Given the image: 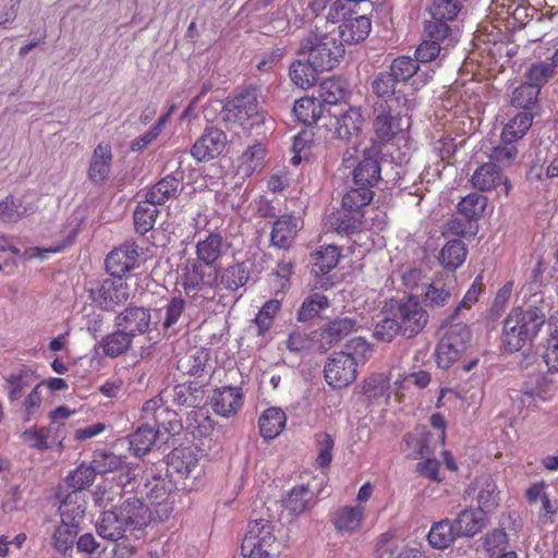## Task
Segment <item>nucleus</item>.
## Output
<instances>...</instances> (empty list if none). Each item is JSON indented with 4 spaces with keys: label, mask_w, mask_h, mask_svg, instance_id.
I'll list each match as a JSON object with an SVG mask.
<instances>
[{
    "label": "nucleus",
    "mask_w": 558,
    "mask_h": 558,
    "mask_svg": "<svg viewBox=\"0 0 558 558\" xmlns=\"http://www.w3.org/2000/svg\"><path fill=\"white\" fill-rule=\"evenodd\" d=\"M544 324L545 315L537 307H513L502 323V349L508 353L521 351L534 341Z\"/></svg>",
    "instance_id": "f257e3e1"
},
{
    "label": "nucleus",
    "mask_w": 558,
    "mask_h": 558,
    "mask_svg": "<svg viewBox=\"0 0 558 558\" xmlns=\"http://www.w3.org/2000/svg\"><path fill=\"white\" fill-rule=\"evenodd\" d=\"M149 521V510L140 499H128L118 509L104 511L97 521V534L116 542L128 531H142Z\"/></svg>",
    "instance_id": "f03ea898"
},
{
    "label": "nucleus",
    "mask_w": 558,
    "mask_h": 558,
    "mask_svg": "<svg viewBox=\"0 0 558 558\" xmlns=\"http://www.w3.org/2000/svg\"><path fill=\"white\" fill-rule=\"evenodd\" d=\"M220 118L227 125L240 126L245 132L263 124L265 116L258 106L256 88L247 86L234 97L228 98L220 111Z\"/></svg>",
    "instance_id": "7ed1b4c3"
},
{
    "label": "nucleus",
    "mask_w": 558,
    "mask_h": 558,
    "mask_svg": "<svg viewBox=\"0 0 558 558\" xmlns=\"http://www.w3.org/2000/svg\"><path fill=\"white\" fill-rule=\"evenodd\" d=\"M413 102L400 104L399 100H390V104L376 100L373 105V129L381 142H390L400 133L409 130L411 125L410 111Z\"/></svg>",
    "instance_id": "20e7f679"
},
{
    "label": "nucleus",
    "mask_w": 558,
    "mask_h": 558,
    "mask_svg": "<svg viewBox=\"0 0 558 558\" xmlns=\"http://www.w3.org/2000/svg\"><path fill=\"white\" fill-rule=\"evenodd\" d=\"M298 53L307 57L322 72L332 70L344 54L343 43L332 33L311 31L301 41Z\"/></svg>",
    "instance_id": "39448f33"
},
{
    "label": "nucleus",
    "mask_w": 558,
    "mask_h": 558,
    "mask_svg": "<svg viewBox=\"0 0 558 558\" xmlns=\"http://www.w3.org/2000/svg\"><path fill=\"white\" fill-rule=\"evenodd\" d=\"M385 312L398 319L401 335L413 338L427 325L428 314L422 306L418 298L407 295L401 299H391L385 305Z\"/></svg>",
    "instance_id": "423d86ee"
},
{
    "label": "nucleus",
    "mask_w": 558,
    "mask_h": 558,
    "mask_svg": "<svg viewBox=\"0 0 558 558\" xmlns=\"http://www.w3.org/2000/svg\"><path fill=\"white\" fill-rule=\"evenodd\" d=\"M325 112L322 126L330 133L331 138L345 144L357 140L364 121L360 108L348 105L336 110L328 108Z\"/></svg>",
    "instance_id": "0eeeda50"
},
{
    "label": "nucleus",
    "mask_w": 558,
    "mask_h": 558,
    "mask_svg": "<svg viewBox=\"0 0 558 558\" xmlns=\"http://www.w3.org/2000/svg\"><path fill=\"white\" fill-rule=\"evenodd\" d=\"M223 250V238L218 232H210L204 240L196 244L197 263L193 265L194 276L218 279L221 264L220 258Z\"/></svg>",
    "instance_id": "6e6552de"
},
{
    "label": "nucleus",
    "mask_w": 558,
    "mask_h": 558,
    "mask_svg": "<svg viewBox=\"0 0 558 558\" xmlns=\"http://www.w3.org/2000/svg\"><path fill=\"white\" fill-rule=\"evenodd\" d=\"M471 337V330L466 325H452L436 347L435 355L437 365L444 369L451 367L466 350Z\"/></svg>",
    "instance_id": "1a4fd4ad"
},
{
    "label": "nucleus",
    "mask_w": 558,
    "mask_h": 558,
    "mask_svg": "<svg viewBox=\"0 0 558 558\" xmlns=\"http://www.w3.org/2000/svg\"><path fill=\"white\" fill-rule=\"evenodd\" d=\"M324 374L325 380L330 387L345 388L356 379V362L342 351L333 352L325 364Z\"/></svg>",
    "instance_id": "9d476101"
},
{
    "label": "nucleus",
    "mask_w": 558,
    "mask_h": 558,
    "mask_svg": "<svg viewBox=\"0 0 558 558\" xmlns=\"http://www.w3.org/2000/svg\"><path fill=\"white\" fill-rule=\"evenodd\" d=\"M474 493L477 508L486 514L494 512L499 507L500 490L492 474L482 473L474 477L464 494L471 496Z\"/></svg>",
    "instance_id": "9b49d317"
},
{
    "label": "nucleus",
    "mask_w": 558,
    "mask_h": 558,
    "mask_svg": "<svg viewBox=\"0 0 558 558\" xmlns=\"http://www.w3.org/2000/svg\"><path fill=\"white\" fill-rule=\"evenodd\" d=\"M277 537L275 525L266 519L252 520L241 544V551L272 553Z\"/></svg>",
    "instance_id": "f8f14e48"
},
{
    "label": "nucleus",
    "mask_w": 558,
    "mask_h": 558,
    "mask_svg": "<svg viewBox=\"0 0 558 558\" xmlns=\"http://www.w3.org/2000/svg\"><path fill=\"white\" fill-rule=\"evenodd\" d=\"M138 263L137 246L133 241L125 243L111 251L106 258L107 272L113 279H122V277L136 267Z\"/></svg>",
    "instance_id": "ddd939ff"
},
{
    "label": "nucleus",
    "mask_w": 558,
    "mask_h": 558,
    "mask_svg": "<svg viewBox=\"0 0 558 558\" xmlns=\"http://www.w3.org/2000/svg\"><path fill=\"white\" fill-rule=\"evenodd\" d=\"M227 145V135L222 130L215 126H208L204 130L202 136L191 148V155L197 161L213 159L222 154Z\"/></svg>",
    "instance_id": "4468645a"
},
{
    "label": "nucleus",
    "mask_w": 558,
    "mask_h": 558,
    "mask_svg": "<svg viewBox=\"0 0 558 558\" xmlns=\"http://www.w3.org/2000/svg\"><path fill=\"white\" fill-rule=\"evenodd\" d=\"M380 148L377 144L365 148L363 159L353 170V184L374 187L380 180Z\"/></svg>",
    "instance_id": "2eb2a0df"
},
{
    "label": "nucleus",
    "mask_w": 558,
    "mask_h": 558,
    "mask_svg": "<svg viewBox=\"0 0 558 558\" xmlns=\"http://www.w3.org/2000/svg\"><path fill=\"white\" fill-rule=\"evenodd\" d=\"M365 0H312L308 8L316 15H324L327 22H343L351 15L356 14V4Z\"/></svg>",
    "instance_id": "dca6fc26"
},
{
    "label": "nucleus",
    "mask_w": 558,
    "mask_h": 558,
    "mask_svg": "<svg viewBox=\"0 0 558 558\" xmlns=\"http://www.w3.org/2000/svg\"><path fill=\"white\" fill-rule=\"evenodd\" d=\"M90 294L100 308L111 311L129 299L130 290L125 281H100V286L92 289Z\"/></svg>",
    "instance_id": "f3484780"
},
{
    "label": "nucleus",
    "mask_w": 558,
    "mask_h": 558,
    "mask_svg": "<svg viewBox=\"0 0 558 558\" xmlns=\"http://www.w3.org/2000/svg\"><path fill=\"white\" fill-rule=\"evenodd\" d=\"M244 395L239 387L225 386L217 388L211 398V407L222 417L234 416L243 407Z\"/></svg>",
    "instance_id": "a211bd4d"
},
{
    "label": "nucleus",
    "mask_w": 558,
    "mask_h": 558,
    "mask_svg": "<svg viewBox=\"0 0 558 558\" xmlns=\"http://www.w3.org/2000/svg\"><path fill=\"white\" fill-rule=\"evenodd\" d=\"M365 517L364 506H344L332 513L331 522L339 534L352 535L361 530Z\"/></svg>",
    "instance_id": "6ab92c4d"
},
{
    "label": "nucleus",
    "mask_w": 558,
    "mask_h": 558,
    "mask_svg": "<svg viewBox=\"0 0 558 558\" xmlns=\"http://www.w3.org/2000/svg\"><path fill=\"white\" fill-rule=\"evenodd\" d=\"M150 312L144 307L129 306L114 318V325L122 328L128 333H132V338L143 335L149 330Z\"/></svg>",
    "instance_id": "aec40b11"
},
{
    "label": "nucleus",
    "mask_w": 558,
    "mask_h": 558,
    "mask_svg": "<svg viewBox=\"0 0 558 558\" xmlns=\"http://www.w3.org/2000/svg\"><path fill=\"white\" fill-rule=\"evenodd\" d=\"M474 189L486 192L502 185V190L507 195L510 190L509 180L504 177L499 167L494 162H487L478 167L471 179Z\"/></svg>",
    "instance_id": "412c9836"
},
{
    "label": "nucleus",
    "mask_w": 558,
    "mask_h": 558,
    "mask_svg": "<svg viewBox=\"0 0 558 558\" xmlns=\"http://www.w3.org/2000/svg\"><path fill=\"white\" fill-rule=\"evenodd\" d=\"M376 558H428L417 547L401 545L391 533H383L377 538Z\"/></svg>",
    "instance_id": "4be33fe9"
},
{
    "label": "nucleus",
    "mask_w": 558,
    "mask_h": 558,
    "mask_svg": "<svg viewBox=\"0 0 558 558\" xmlns=\"http://www.w3.org/2000/svg\"><path fill=\"white\" fill-rule=\"evenodd\" d=\"M112 162V151L109 144H98L90 157L87 171L88 180L97 186L102 185L109 178Z\"/></svg>",
    "instance_id": "5701e85b"
},
{
    "label": "nucleus",
    "mask_w": 558,
    "mask_h": 558,
    "mask_svg": "<svg viewBox=\"0 0 558 558\" xmlns=\"http://www.w3.org/2000/svg\"><path fill=\"white\" fill-rule=\"evenodd\" d=\"M371 19L365 14L356 13L344 20L338 27L339 43L354 45L364 41L369 35Z\"/></svg>",
    "instance_id": "b1692460"
},
{
    "label": "nucleus",
    "mask_w": 558,
    "mask_h": 558,
    "mask_svg": "<svg viewBox=\"0 0 558 558\" xmlns=\"http://www.w3.org/2000/svg\"><path fill=\"white\" fill-rule=\"evenodd\" d=\"M400 83L392 77V75L386 71L378 72L372 83L371 88L372 92L376 95L377 100L387 101L390 104V100H399L400 104L403 102H413L409 97L398 88Z\"/></svg>",
    "instance_id": "393cba45"
},
{
    "label": "nucleus",
    "mask_w": 558,
    "mask_h": 558,
    "mask_svg": "<svg viewBox=\"0 0 558 558\" xmlns=\"http://www.w3.org/2000/svg\"><path fill=\"white\" fill-rule=\"evenodd\" d=\"M299 222L300 220L293 215L286 214L278 217L270 232L271 245L281 250L290 248L298 234Z\"/></svg>",
    "instance_id": "a878e982"
},
{
    "label": "nucleus",
    "mask_w": 558,
    "mask_h": 558,
    "mask_svg": "<svg viewBox=\"0 0 558 558\" xmlns=\"http://www.w3.org/2000/svg\"><path fill=\"white\" fill-rule=\"evenodd\" d=\"M458 537H472L480 533L487 523V514L478 508H465L451 521Z\"/></svg>",
    "instance_id": "bb28decb"
},
{
    "label": "nucleus",
    "mask_w": 558,
    "mask_h": 558,
    "mask_svg": "<svg viewBox=\"0 0 558 558\" xmlns=\"http://www.w3.org/2000/svg\"><path fill=\"white\" fill-rule=\"evenodd\" d=\"M364 214L342 207L332 211L327 218V225L339 234H352L363 227Z\"/></svg>",
    "instance_id": "cd10ccee"
},
{
    "label": "nucleus",
    "mask_w": 558,
    "mask_h": 558,
    "mask_svg": "<svg viewBox=\"0 0 558 558\" xmlns=\"http://www.w3.org/2000/svg\"><path fill=\"white\" fill-rule=\"evenodd\" d=\"M322 73L307 57L295 60L289 68V76L294 85L302 89L313 87Z\"/></svg>",
    "instance_id": "c85d7f7f"
},
{
    "label": "nucleus",
    "mask_w": 558,
    "mask_h": 558,
    "mask_svg": "<svg viewBox=\"0 0 558 558\" xmlns=\"http://www.w3.org/2000/svg\"><path fill=\"white\" fill-rule=\"evenodd\" d=\"M347 96V88L342 81L337 78H329L324 81L319 86V97L323 100L322 107L325 109L347 107L344 101Z\"/></svg>",
    "instance_id": "c756f323"
},
{
    "label": "nucleus",
    "mask_w": 558,
    "mask_h": 558,
    "mask_svg": "<svg viewBox=\"0 0 558 558\" xmlns=\"http://www.w3.org/2000/svg\"><path fill=\"white\" fill-rule=\"evenodd\" d=\"M37 379L36 372L28 365H21L15 373L10 374L5 381V390L10 401L19 400L23 390Z\"/></svg>",
    "instance_id": "7c9ffc66"
},
{
    "label": "nucleus",
    "mask_w": 558,
    "mask_h": 558,
    "mask_svg": "<svg viewBox=\"0 0 558 558\" xmlns=\"http://www.w3.org/2000/svg\"><path fill=\"white\" fill-rule=\"evenodd\" d=\"M287 415L280 408L266 409L259 420V430L264 439H275L286 427Z\"/></svg>",
    "instance_id": "2f4dec72"
},
{
    "label": "nucleus",
    "mask_w": 558,
    "mask_h": 558,
    "mask_svg": "<svg viewBox=\"0 0 558 558\" xmlns=\"http://www.w3.org/2000/svg\"><path fill=\"white\" fill-rule=\"evenodd\" d=\"M197 463V454L191 447L174 448L168 456L169 469L183 476H189Z\"/></svg>",
    "instance_id": "473e14b6"
},
{
    "label": "nucleus",
    "mask_w": 558,
    "mask_h": 558,
    "mask_svg": "<svg viewBox=\"0 0 558 558\" xmlns=\"http://www.w3.org/2000/svg\"><path fill=\"white\" fill-rule=\"evenodd\" d=\"M340 258V248L336 245H327L311 254L312 274L315 276L327 275L332 270Z\"/></svg>",
    "instance_id": "72a5a7b5"
},
{
    "label": "nucleus",
    "mask_w": 558,
    "mask_h": 558,
    "mask_svg": "<svg viewBox=\"0 0 558 558\" xmlns=\"http://www.w3.org/2000/svg\"><path fill=\"white\" fill-rule=\"evenodd\" d=\"M205 397V391L197 383L177 385L172 389V402L178 407L198 408Z\"/></svg>",
    "instance_id": "f704fd0d"
},
{
    "label": "nucleus",
    "mask_w": 558,
    "mask_h": 558,
    "mask_svg": "<svg viewBox=\"0 0 558 558\" xmlns=\"http://www.w3.org/2000/svg\"><path fill=\"white\" fill-rule=\"evenodd\" d=\"M458 31L452 28L447 22L429 20L425 22L424 37L432 39L445 46V53L458 41Z\"/></svg>",
    "instance_id": "c9c22d12"
},
{
    "label": "nucleus",
    "mask_w": 558,
    "mask_h": 558,
    "mask_svg": "<svg viewBox=\"0 0 558 558\" xmlns=\"http://www.w3.org/2000/svg\"><path fill=\"white\" fill-rule=\"evenodd\" d=\"M292 111L296 119L306 125L319 122L323 124V116L326 114L322 104L310 97L295 100Z\"/></svg>",
    "instance_id": "e433bc0d"
},
{
    "label": "nucleus",
    "mask_w": 558,
    "mask_h": 558,
    "mask_svg": "<svg viewBox=\"0 0 558 558\" xmlns=\"http://www.w3.org/2000/svg\"><path fill=\"white\" fill-rule=\"evenodd\" d=\"M458 537L452 522L449 519H444L435 522L427 535V541L433 548L446 549Z\"/></svg>",
    "instance_id": "4c0bfd02"
},
{
    "label": "nucleus",
    "mask_w": 558,
    "mask_h": 558,
    "mask_svg": "<svg viewBox=\"0 0 558 558\" xmlns=\"http://www.w3.org/2000/svg\"><path fill=\"white\" fill-rule=\"evenodd\" d=\"M133 342L132 333L122 328L102 338L100 345L106 356L118 357L128 352Z\"/></svg>",
    "instance_id": "58836bf2"
},
{
    "label": "nucleus",
    "mask_w": 558,
    "mask_h": 558,
    "mask_svg": "<svg viewBox=\"0 0 558 558\" xmlns=\"http://www.w3.org/2000/svg\"><path fill=\"white\" fill-rule=\"evenodd\" d=\"M314 493L305 485L294 486L283 500L284 508L293 513L301 514L311 508Z\"/></svg>",
    "instance_id": "ea45409f"
},
{
    "label": "nucleus",
    "mask_w": 558,
    "mask_h": 558,
    "mask_svg": "<svg viewBox=\"0 0 558 558\" xmlns=\"http://www.w3.org/2000/svg\"><path fill=\"white\" fill-rule=\"evenodd\" d=\"M265 156L266 150L262 144L247 147L240 157L239 172L244 177H250L262 170Z\"/></svg>",
    "instance_id": "a19ab883"
},
{
    "label": "nucleus",
    "mask_w": 558,
    "mask_h": 558,
    "mask_svg": "<svg viewBox=\"0 0 558 558\" xmlns=\"http://www.w3.org/2000/svg\"><path fill=\"white\" fill-rule=\"evenodd\" d=\"M78 534V526L68 521H61V523L54 529L52 534V546L62 555H65L69 550H72L75 539Z\"/></svg>",
    "instance_id": "79ce46f5"
},
{
    "label": "nucleus",
    "mask_w": 558,
    "mask_h": 558,
    "mask_svg": "<svg viewBox=\"0 0 558 558\" xmlns=\"http://www.w3.org/2000/svg\"><path fill=\"white\" fill-rule=\"evenodd\" d=\"M159 429L155 426L144 424L140 426L130 438L131 450L135 456L141 457L148 452L157 439Z\"/></svg>",
    "instance_id": "37998d69"
},
{
    "label": "nucleus",
    "mask_w": 558,
    "mask_h": 558,
    "mask_svg": "<svg viewBox=\"0 0 558 558\" xmlns=\"http://www.w3.org/2000/svg\"><path fill=\"white\" fill-rule=\"evenodd\" d=\"M468 250L461 240H452L441 248L439 255L440 264L449 270H456L465 260Z\"/></svg>",
    "instance_id": "c03bdc74"
},
{
    "label": "nucleus",
    "mask_w": 558,
    "mask_h": 558,
    "mask_svg": "<svg viewBox=\"0 0 558 558\" xmlns=\"http://www.w3.org/2000/svg\"><path fill=\"white\" fill-rule=\"evenodd\" d=\"M159 214L157 205L148 199L140 202L134 210L133 219L136 232L145 234L153 229Z\"/></svg>",
    "instance_id": "a18cd8bd"
},
{
    "label": "nucleus",
    "mask_w": 558,
    "mask_h": 558,
    "mask_svg": "<svg viewBox=\"0 0 558 558\" xmlns=\"http://www.w3.org/2000/svg\"><path fill=\"white\" fill-rule=\"evenodd\" d=\"M363 393L369 400L380 398H390V376L386 373H375L367 377L363 383Z\"/></svg>",
    "instance_id": "49530a36"
},
{
    "label": "nucleus",
    "mask_w": 558,
    "mask_h": 558,
    "mask_svg": "<svg viewBox=\"0 0 558 558\" xmlns=\"http://www.w3.org/2000/svg\"><path fill=\"white\" fill-rule=\"evenodd\" d=\"M179 186V178L169 174L158 181L147 193L145 198L155 205L165 204L170 197L174 196Z\"/></svg>",
    "instance_id": "de8ad7c7"
},
{
    "label": "nucleus",
    "mask_w": 558,
    "mask_h": 558,
    "mask_svg": "<svg viewBox=\"0 0 558 558\" xmlns=\"http://www.w3.org/2000/svg\"><path fill=\"white\" fill-rule=\"evenodd\" d=\"M532 113L526 111L519 112L505 125L501 133V140L510 142L519 141L526 134L532 126Z\"/></svg>",
    "instance_id": "09e8293b"
},
{
    "label": "nucleus",
    "mask_w": 558,
    "mask_h": 558,
    "mask_svg": "<svg viewBox=\"0 0 558 558\" xmlns=\"http://www.w3.org/2000/svg\"><path fill=\"white\" fill-rule=\"evenodd\" d=\"M51 426H41V427H29L25 429L21 439L24 444H26L29 448L45 451L51 448L54 444V438L51 439Z\"/></svg>",
    "instance_id": "8fccbe9b"
},
{
    "label": "nucleus",
    "mask_w": 558,
    "mask_h": 558,
    "mask_svg": "<svg viewBox=\"0 0 558 558\" xmlns=\"http://www.w3.org/2000/svg\"><path fill=\"white\" fill-rule=\"evenodd\" d=\"M388 72L400 84L408 83L414 75L420 72L417 60L409 56H400L392 60L388 68Z\"/></svg>",
    "instance_id": "3c124183"
},
{
    "label": "nucleus",
    "mask_w": 558,
    "mask_h": 558,
    "mask_svg": "<svg viewBox=\"0 0 558 558\" xmlns=\"http://www.w3.org/2000/svg\"><path fill=\"white\" fill-rule=\"evenodd\" d=\"M208 362L205 349H195L178 361V369L190 376H202Z\"/></svg>",
    "instance_id": "603ef678"
},
{
    "label": "nucleus",
    "mask_w": 558,
    "mask_h": 558,
    "mask_svg": "<svg viewBox=\"0 0 558 558\" xmlns=\"http://www.w3.org/2000/svg\"><path fill=\"white\" fill-rule=\"evenodd\" d=\"M486 206L487 197L478 193H470L459 202L458 214L478 223Z\"/></svg>",
    "instance_id": "864d4df0"
},
{
    "label": "nucleus",
    "mask_w": 558,
    "mask_h": 558,
    "mask_svg": "<svg viewBox=\"0 0 558 558\" xmlns=\"http://www.w3.org/2000/svg\"><path fill=\"white\" fill-rule=\"evenodd\" d=\"M478 223L458 214L457 217L449 219L444 226L442 234L446 236L454 235L463 239L474 238L478 232Z\"/></svg>",
    "instance_id": "5fc2aeb1"
},
{
    "label": "nucleus",
    "mask_w": 558,
    "mask_h": 558,
    "mask_svg": "<svg viewBox=\"0 0 558 558\" xmlns=\"http://www.w3.org/2000/svg\"><path fill=\"white\" fill-rule=\"evenodd\" d=\"M373 187L367 185H354L343 195L342 207L349 210L362 211L373 199Z\"/></svg>",
    "instance_id": "6e6d98bb"
},
{
    "label": "nucleus",
    "mask_w": 558,
    "mask_h": 558,
    "mask_svg": "<svg viewBox=\"0 0 558 558\" xmlns=\"http://www.w3.org/2000/svg\"><path fill=\"white\" fill-rule=\"evenodd\" d=\"M333 447L335 440L330 434L323 432L315 435V449L317 452L315 464L317 468H329L333 459Z\"/></svg>",
    "instance_id": "4d7b16f0"
},
{
    "label": "nucleus",
    "mask_w": 558,
    "mask_h": 558,
    "mask_svg": "<svg viewBox=\"0 0 558 558\" xmlns=\"http://www.w3.org/2000/svg\"><path fill=\"white\" fill-rule=\"evenodd\" d=\"M555 64L548 62H535L532 63L525 73L527 83L541 90L542 86L545 85L556 73Z\"/></svg>",
    "instance_id": "13d9d810"
},
{
    "label": "nucleus",
    "mask_w": 558,
    "mask_h": 558,
    "mask_svg": "<svg viewBox=\"0 0 558 558\" xmlns=\"http://www.w3.org/2000/svg\"><path fill=\"white\" fill-rule=\"evenodd\" d=\"M59 511L61 521L78 525L85 512V504L83 500H80L76 494H69L65 500L61 502Z\"/></svg>",
    "instance_id": "bf43d9fd"
},
{
    "label": "nucleus",
    "mask_w": 558,
    "mask_h": 558,
    "mask_svg": "<svg viewBox=\"0 0 558 558\" xmlns=\"http://www.w3.org/2000/svg\"><path fill=\"white\" fill-rule=\"evenodd\" d=\"M329 306L328 299L325 295L315 293L305 299L298 312L299 322H307L319 314L320 311Z\"/></svg>",
    "instance_id": "052dcab7"
},
{
    "label": "nucleus",
    "mask_w": 558,
    "mask_h": 558,
    "mask_svg": "<svg viewBox=\"0 0 558 558\" xmlns=\"http://www.w3.org/2000/svg\"><path fill=\"white\" fill-rule=\"evenodd\" d=\"M186 427L195 437H205L214 429V423L202 410H192L187 414Z\"/></svg>",
    "instance_id": "680f3d73"
},
{
    "label": "nucleus",
    "mask_w": 558,
    "mask_h": 558,
    "mask_svg": "<svg viewBox=\"0 0 558 558\" xmlns=\"http://www.w3.org/2000/svg\"><path fill=\"white\" fill-rule=\"evenodd\" d=\"M142 411L143 413L148 417V416H151V418L154 420L155 422V426L158 427V428H162L167 432H170L171 429H173V426L172 424L169 422L168 424H166L163 421H162V417L165 415H168L169 414V411L167 408L163 407V403H162V399L159 398V397H154L151 398L150 400L146 401L144 404H143V408H142Z\"/></svg>",
    "instance_id": "e2e57ef3"
},
{
    "label": "nucleus",
    "mask_w": 558,
    "mask_h": 558,
    "mask_svg": "<svg viewBox=\"0 0 558 558\" xmlns=\"http://www.w3.org/2000/svg\"><path fill=\"white\" fill-rule=\"evenodd\" d=\"M459 11L458 0H434L429 9L430 20L448 23L457 17Z\"/></svg>",
    "instance_id": "0e129e2a"
},
{
    "label": "nucleus",
    "mask_w": 558,
    "mask_h": 558,
    "mask_svg": "<svg viewBox=\"0 0 558 558\" xmlns=\"http://www.w3.org/2000/svg\"><path fill=\"white\" fill-rule=\"evenodd\" d=\"M501 144L495 147L490 154V161L496 163L499 169L510 167L518 157V149L514 142L502 141Z\"/></svg>",
    "instance_id": "69168bd1"
},
{
    "label": "nucleus",
    "mask_w": 558,
    "mask_h": 558,
    "mask_svg": "<svg viewBox=\"0 0 558 558\" xmlns=\"http://www.w3.org/2000/svg\"><path fill=\"white\" fill-rule=\"evenodd\" d=\"M280 307L278 300H270L263 305L254 320L258 328V336H264L271 328Z\"/></svg>",
    "instance_id": "338daca9"
},
{
    "label": "nucleus",
    "mask_w": 558,
    "mask_h": 558,
    "mask_svg": "<svg viewBox=\"0 0 558 558\" xmlns=\"http://www.w3.org/2000/svg\"><path fill=\"white\" fill-rule=\"evenodd\" d=\"M539 92L530 83H524L513 90L511 104L517 108L530 109L536 104Z\"/></svg>",
    "instance_id": "774afa93"
}]
</instances>
